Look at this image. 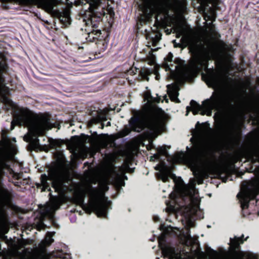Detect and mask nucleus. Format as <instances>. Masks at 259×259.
Here are the masks:
<instances>
[{
    "instance_id": "nucleus-1",
    "label": "nucleus",
    "mask_w": 259,
    "mask_h": 259,
    "mask_svg": "<svg viewBox=\"0 0 259 259\" xmlns=\"http://www.w3.org/2000/svg\"><path fill=\"white\" fill-rule=\"evenodd\" d=\"M186 0H144L140 5L141 22H148L153 14L157 21L172 27L176 35H193L182 16Z\"/></svg>"
},
{
    "instance_id": "nucleus-2",
    "label": "nucleus",
    "mask_w": 259,
    "mask_h": 259,
    "mask_svg": "<svg viewBox=\"0 0 259 259\" xmlns=\"http://www.w3.org/2000/svg\"><path fill=\"white\" fill-rule=\"evenodd\" d=\"M133 116L128 121L131 129L126 127L123 131V136L128 135L131 131L141 132L144 127L157 135L161 134L166 128L167 115L157 106L145 105L142 110H134Z\"/></svg>"
},
{
    "instance_id": "nucleus-3",
    "label": "nucleus",
    "mask_w": 259,
    "mask_h": 259,
    "mask_svg": "<svg viewBox=\"0 0 259 259\" xmlns=\"http://www.w3.org/2000/svg\"><path fill=\"white\" fill-rule=\"evenodd\" d=\"M208 88L214 90L211 96L209 99L204 100L202 106L199 104L195 101L192 100L190 102V106L186 107V114L188 115L191 110L193 115L200 113L202 115L206 114L208 111L209 115L211 110L213 109L220 110L225 112L233 113L235 110L236 106L233 104V100H226L224 94L226 90L227 83H246L251 84L252 82H205Z\"/></svg>"
},
{
    "instance_id": "nucleus-4",
    "label": "nucleus",
    "mask_w": 259,
    "mask_h": 259,
    "mask_svg": "<svg viewBox=\"0 0 259 259\" xmlns=\"http://www.w3.org/2000/svg\"><path fill=\"white\" fill-rule=\"evenodd\" d=\"M89 196L91 200L89 205L84 203V196L77 195L74 197L75 203L81 206L85 211L91 214L92 212L96 213L98 217L106 218L108 209L111 204L110 201L104 203L102 201V197H105L104 194L97 188L92 186L88 190Z\"/></svg>"
},
{
    "instance_id": "nucleus-5",
    "label": "nucleus",
    "mask_w": 259,
    "mask_h": 259,
    "mask_svg": "<svg viewBox=\"0 0 259 259\" xmlns=\"http://www.w3.org/2000/svg\"><path fill=\"white\" fill-rule=\"evenodd\" d=\"M53 127L49 115H41L30 128V134L24 137V140L29 142L28 150L37 152L40 149L39 140L38 137L43 136L46 130H49Z\"/></svg>"
},
{
    "instance_id": "nucleus-6",
    "label": "nucleus",
    "mask_w": 259,
    "mask_h": 259,
    "mask_svg": "<svg viewBox=\"0 0 259 259\" xmlns=\"http://www.w3.org/2000/svg\"><path fill=\"white\" fill-rule=\"evenodd\" d=\"M242 191L237 195L241 208L243 217L249 215L250 204L255 203V207L259 208V188L255 185L244 182L241 186Z\"/></svg>"
},
{
    "instance_id": "nucleus-7",
    "label": "nucleus",
    "mask_w": 259,
    "mask_h": 259,
    "mask_svg": "<svg viewBox=\"0 0 259 259\" xmlns=\"http://www.w3.org/2000/svg\"><path fill=\"white\" fill-rule=\"evenodd\" d=\"M88 2L92 16L88 24L100 21L101 18L105 15L107 17L109 16L110 18L114 17L113 10L107 0H88Z\"/></svg>"
},
{
    "instance_id": "nucleus-8",
    "label": "nucleus",
    "mask_w": 259,
    "mask_h": 259,
    "mask_svg": "<svg viewBox=\"0 0 259 259\" xmlns=\"http://www.w3.org/2000/svg\"><path fill=\"white\" fill-rule=\"evenodd\" d=\"M248 237L244 238V235L242 234L241 237H237L234 236L233 238L230 239V252L232 255V259H243V257H246L247 259H259L257 254L251 252L244 253L240 251V245L243 244L247 240Z\"/></svg>"
},
{
    "instance_id": "nucleus-9",
    "label": "nucleus",
    "mask_w": 259,
    "mask_h": 259,
    "mask_svg": "<svg viewBox=\"0 0 259 259\" xmlns=\"http://www.w3.org/2000/svg\"><path fill=\"white\" fill-rule=\"evenodd\" d=\"M158 241V246L165 258L167 259H182L180 255L176 252L175 248L167 244L165 237H159Z\"/></svg>"
},
{
    "instance_id": "nucleus-10",
    "label": "nucleus",
    "mask_w": 259,
    "mask_h": 259,
    "mask_svg": "<svg viewBox=\"0 0 259 259\" xmlns=\"http://www.w3.org/2000/svg\"><path fill=\"white\" fill-rule=\"evenodd\" d=\"M34 113L28 109H22L20 112L16 116V118L20 123L29 125L32 123Z\"/></svg>"
},
{
    "instance_id": "nucleus-11",
    "label": "nucleus",
    "mask_w": 259,
    "mask_h": 259,
    "mask_svg": "<svg viewBox=\"0 0 259 259\" xmlns=\"http://www.w3.org/2000/svg\"><path fill=\"white\" fill-rule=\"evenodd\" d=\"M245 157L247 161L254 164L259 162V145L245 153Z\"/></svg>"
},
{
    "instance_id": "nucleus-12",
    "label": "nucleus",
    "mask_w": 259,
    "mask_h": 259,
    "mask_svg": "<svg viewBox=\"0 0 259 259\" xmlns=\"http://www.w3.org/2000/svg\"><path fill=\"white\" fill-rule=\"evenodd\" d=\"M0 195L2 200L6 203H10L13 198L12 192L5 188H0Z\"/></svg>"
},
{
    "instance_id": "nucleus-13",
    "label": "nucleus",
    "mask_w": 259,
    "mask_h": 259,
    "mask_svg": "<svg viewBox=\"0 0 259 259\" xmlns=\"http://www.w3.org/2000/svg\"><path fill=\"white\" fill-rule=\"evenodd\" d=\"M49 177L46 174H42L40 176V184H37V187L41 189L42 191L46 190L51 191L50 183L48 182Z\"/></svg>"
},
{
    "instance_id": "nucleus-14",
    "label": "nucleus",
    "mask_w": 259,
    "mask_h": 259,
    "mask_svg": "<svg viewBox=\"0 0 259 259\" xmlns=\"http://www.w3.org/2000/svg\"><path fill=\"white\" fill-rule=\"evenodd\" d=\"M8 65L6 61L5 57L3 55H0V81H3L4 74L8 70Z\"/></svg>"
},
{
    "instance_id": "nucleus-15",
    "label": "nucleus",
    "mask_w": 259,
    "mask_h": 259,
    "mask_svg": "<svg viewBox=\"0 0 259 259\" xmlns=\"http://www.w3.org/2000/svg\"><path fill=\"white\" fill-rule=\"evenodd\" d=\"M93 25V29L91 32H88L89 36L92 37L93 39H99L100 35L101 34V31L99 29H97V24L93 22L91 23Z\"/></svg>"
},
{
    "instance_id": "nucleus-16",
    "label": "nucleus",
    "mask_w": 259,
    "mask_h": 259,
    "mask_svg": "<svg viewBox=\"0 0 259 259\" xmlns=\"http://www.w3.org/2000/svg\"><path fill=\"white\" fill-rule=\"evenodd\" d=\"M6 82H0V97L5 98L10 94V89L6 85Z\"/></svg>"
},
{
    "instance_id": "nucleus-17",
    "label": "nucleus",
    "mask_w": 259,
    "mask_h": 259,
    "mask_svg": "<svg viewBox=\"0 0 259 259\" xmlns=\"http://www.w3.org/2000/svg\"><path fill=\"white\" fill-rule=\"evenodd\" d=\"M140 75L143 79L148 80L150 79V76H154L156 80L159 79L158 76L156 74H152L147 69H143L140 71Z\"/></svg>"
},
{
    "instance_id": "nucleus-18",
    "label": "nucleus",
    "mask_w": 259,
    "mask_h": 259,
    "mask_svg": "<svg viewBox=\"0 0 259 259\" xmlns=\"http://www.w3.org/2000/svg\"><path fill=\"white\" fill-rule=\"evenodd\" d=\"M60 20L65 25L70 24V16L69 10H65L62 13L60 16Z\"/></svg>"
},
{
    "instance_id": "nucleus-19",
    "label": "nucleus",
    "mask_w": 259,
    "mask_h": 259,
    "mask_svg": "<svg viewBox=\"0 0 259 259\" xmlns=\"http://www.w3.org/2000/svg\"><path fill=\"white\" fill-rule=\"evenodd\" d=\"M213 156V154L211 152H205L203 153L201 160L203 163L205 164H208L211 163V157Z\"/></svg>"
},
{
    "instance_id": "nucleus-20",
    "label": "nucleus",
    "mask_w": 259,
    "mask_h": 259,
    "mask_svg": "<svg viewBox=\"0 0 259 259\" xmlns=\"http://www.w3.org/2000/svg\"><path fill=\"white\" fill-rule=\"evenodd\" d=\"M209 126L210 124L208 122L200 123V122L198 121L195 127L198 132L200 133L204 132L206 128H209Z\"/></svg>"
},
{
    "instance_id": "nucleus-21",
    "label": "nucleus",
    "mask_w": 259,
    "mask_h": 259,
    "mask_svg": "<svg viewBox=\"0 0 259 259\" xmlns=\"http://www.w3.org/2000/svg\"><path fill=\"white\" fill-rule=\"evenodd\" d=\"M158 154H154V157L156 158H158L159 156H167L168 155V152L166 149V146H163L157 149Z\"/></svg>"
},
{
    "instance_id": "nucleus-22",
    "label": "nucleus",
    "mask_w": 259,
    "mask_h": 259,
    "mask_svg": "<svg viewBox=\"0 0 259 259\" xmlns=\"http://www.w3.org/2000/svg\"><path fill=\"white\" fill-rule=\"evenodd\" d=\"M232 130L233 131L234 139L236 140H238L239 137L241 135V131L235 122H233L232 124Z\"/></svg>"
},
{
    "instance_id": "nucleus-23",
    "label": "nucleus",
    "mask_w": 259,
    "mask_h": 259,
    "mask_svg": "<svg viewBox=\"0 0 259 259\" xmlns=\"http://www.w3.org/2000/svg\"><path fill=\"white\" fill-rule=\"evenodd\" d=\"M53 254L57 258L68 259V258L70 257L69 254L64 253L62 250H59L56 252H53Z\"/></svg>"
},
{
    "instance_id": "nucleus-24",
    "label": "nucleus",
    "mask_w": 259,
    "mask_h": 259,
    "mask_svg": "<svg viewBox=\"0 0 259 259\" xmlns=\"http://www.w3.org/2000/svg\"><path fill=\"white\" fill-rule=\"evenodd\" d=\"M169 175L165 170H162L160 171V178L163 182H169Z\"/></svg>"
},
{
    "instance_id": "nucleus-25",
    "label": "nucleus",
    "mask_w": 259,
    "mask_h": 259,
    "mask_svg": "<svg viewBox=\"0 0 259 259\" xmlns=\"http://www.w3.org/2000/svg\"><path fill=\"white\" fill-rule=\"evenodd\" d=\"M54 241V239L52 238L51 236H48L47 235L46 238L45 239V242L47 246H49Z\"/></svg>"
},
{
    "instance_id": "nucleus-26",
    "label": "nucleus",
    "mask_w": 259,
    "mask_h": 259,
    "mask_svg": "<svg viewBox=\"0 0 259 259\" xmlns=\"http://www.w3.org/2000/svg\"><path fill=\"white\" fill-rule=\"evenodd\" d=\"M206 251L209 255L212 256H215L218 253L217 251L213 250V249H212L209 247H208L207 248Z\"/></svg>"
},
{
    "instance_id": "nucleus-27",
    "label": "nucleus",
    "mask_w": 259,
    "mask_h": 259,
    "mask_svg": "<svg viewBox=\"0 0 259 259\" xmlns=\"http://www.w3.org/2000/svg\"><path fill=\"white\" fill-rule=\"evenodd\" d=\"M144 98L145 101L146 100L148 101L152 99V97L150 91H146L144 93Z\"/></svg>"
},
{
    "instance_id": "nucleus-28",
    "label": "nucleus",
    "mask_w": 259,
    "mask_h": 259,
    "mask_svg": "<svg viewBox=\"0 0 259 259\" xmlns=\"http://www.w3.org/2000/svg\"><path fill=\"white\" fill-rule=\"evenodd\" d=\"M229 174L228 169L226 168H222L219 171V175L221 177L222 175H227Z\"/></svg>"
},
{
    "instance_id": "nucleus-29",
    "label": "nucleus",
    "mask_w": 259,
    "mask_h": 259,
    "mask_svg": "<svg viewBox=\"0 0 259 259\" xmlns=\"http://www.w3.org/2000/svg\"><path fill=\"white\" fill-rule=\"evenodd\" d=\"M172 54L171 53H169L166 58V60L167 61V62H171L172 61Z\"/></svg>"
},
{
    "instance_id": "nucleus-30",
    "label": "nucleus",
    "mask_w": 259,
    "mask_h": 259,
    "mask_svg": "<svg viewBox=\"0 0 259 259\" xmlns=\"http://www.w3.org/2000/svg\"><path fill=\"white\" fill-rule=\"evenodd\" d=\"M160 39V34L157 33L155 35V38L154 39H153V41H155V40H159Z\"/></svg>"
},
{
    "instance_id": "nucleus-31",
    "label": "nucleus",
    "mask_w": 259,
    "mask_h": 259,
    "mask_svg": "<svg viewBox=\"0 0 259 259\" xmlns=\"http://www.w3.org/2000/svg\"><path fill=\"white\" fill-rule=\"evenodd\" d=\"M229 176H225L224 177L222 178V181L223 182H226L229 178Z\"/></svg>"
},
{
    "instance_id": "nucleus-32",
    "label": "nucleus",
    "mask_w": 259,
    "mask_h": 259,
    "mask_svg": "<svg viewBox=\"0 0 259 259\" xmlns=\"http://www.w3.org/2000/svg\"><path fill=\"white\" fill-rule=\"evenodd\" d=\"M165 70L166 71H167V70H170V68H169V66L168 65L165 64Z\"/></svg>"
},
{
    "instance_id": "nucleus-33",
    "label": "nucleus",
    "mask_w": 259,
    "mask_h": 259,
    "mask_svg": "<svg viewBox=\"0 0 259 259\" xmlns=\"http://www.w3.org/2000/svg\"><path fill=\"white\" fill-rule=\"evenodd\" d=\"M170 178L172 179H175V178H176V176L175 174H170Z\"/></svg>"
},
{
    "instance_id": "nucleus-34",
    "label": "nucleus",
    "mask_w": 259,
    "mask_h": 259,
    "mask_svg": "<svg viewBox=\"0 0 259 259\" xmlns=\"http://www.w3.org/2000/svg\"><path fill=\"white\" fill-rule=\"evenodd\" d=\"M175 96H176V102L178 103H180V100L177 98L178 95H176Z\"/></svg>"
},
{
    "instance_id": "nucleus-35",
    "label": "nucleus",
    "mask_w": 259,
    "mask_h": 259,
    "mask_svg": "<svg viewBox=\"0 0 259 259\" xmlns=\"http://www.w3.org/2000/svg\"><path fill=\"white\" fill-rule=\"evenodd\" d=\"M240 158H241V156H240V155H238V156H237L236 157V159L235 160V162H237Z\"/></svg>"
},
{
    "instance_id": "nucleus-36",
    "label": "nucleus",
    "mask_w": 259,
    "mask_h": 259,
    "mask_svg": "<svg viewBox=\"0 0 259 259\" xmlns=\"http://www.w3.org/2000/svg\"><path fill=\"white\" fill-rule=\"evenodd\" d=\"M133 72H134L133 68H132L131 69H130V70H128L127 71L128 74H132Z\"/></svg>"
},
{
    "instance_id": "nucleus-37",
    "label": "nucleus",
    "mask_w": 259,
    "mask_h": 259,
    "mask_svg": "<svg viewBox=\"0 0 259 259\" xmlns=\"http://www.w3.org/2000/svg\"><path fill=\"white\" fill-rule=\"evenodd\" d=\"M223 69L225 70V72H227V70H226V68H223ZM227 75V72H225L224 74V76H226Z\"/></svg>"
},
{
    "instance_id": "nucleus-38",
    "label": "nucleus",
    "mask_w": 259,
    "mask_h": 259,
    "mask_svg": "<svg viewBox=\"0 0 259 259\" xmlns=\"http://www.w3.org/2000/svg\"><path fill=\"white\" fill-rule=\"evenodd\" d=\"M177 83H179L180 84H184V83H186V82H177ZM189 83H192V82H188Z\"/></svg>"
},
{
    "instance_id": "nucleus-39",
    "label": "nucleus",
    "mask_w": 259,
    "mask_h": 259,
    "mask_svg": "<svg viewBox=\"0 0 259 259\" xmlns=\"http://www.w3.org/2000/svg\"><path fill=\"white\" fill-rule=\"evenodd\" d=\"M111 125V123L110 121H108L107 122V124H106V126H110Z\"/></svg>"
},
{
    "instance_id": "nucleus-40",
    "label": "nucleus",
    "mask_w": 259,
    "mask_h": 259,
    "mask_svg": "<svg viewBox=\"0 0 259 259\" xmlns=\"http://www.w3.org/2000/svg\"><path fill=\"white\" fill-rule=\"evenodd\" d=\"M104 123H101L100 128H102V129H103V128H104Z\"/></svg>"
},
{
    "instance_id": "nucleus-41",
    "label": "nucleus",
    "mask_w": 259,
    "mask_h": 259,
    "mask_svg": "<svg viewBox=\"0 0 259 259\" xmlns=\"http://www.w3.org/2000/svg\"><path fill=\"white\" fill-rule=\"evenodd\" d=\"M203 182V179H201V180L198 182V184H202Z\"/></svg>"
},
{
    "instance_id": "nucleus-42",
    "label": "nucleus",
    "mask_w": 259,
    "mask_h": 259,
    "mask_svg": "<svg viewBox=\"0 0 259 259\" xmlns=\"http://www.w3.org/2000/svg\"><path fill=\"white\" fill-rule=\"evenodd\" d=\"M84 164L85 166H86L87 165H89V163L88 162H86L84 163Z\"/></svg>"
},
{
    "instance_id": "nucleus-43",
    "label": "nucleus",
    "mask_w": 259,
    "mask_h": 259,
    "mask_svg": "<svg viewBox=\"0 0 259 259\" xmlns=\"http://www.w3.org/2000/svg\"><path fill=\"white\" fill-rule=\"evenodd\" d=\"M56 145L57 146H58V147H59L60 146V144L58 143V142H57Z\"/></svg>"
},
{
    "instance_id": "nucleus-44",
    "label": "nucleus",
    "mask_w": 259,
    "mask_h": 259,
    "mask_svg": "<svg viewBox=\"0 0 259 259\" xmlns=\"http://www.w3.org/2000/svg\"><path fill=\"white\" fill-rule=\"evenodd\" d=\"M220 128L222 130L223 128V125L222 124H221L220 125Z\"/></svg>"
},
{
    "instance_id": "nucleus-45",
    "label": "nucleus",
    "mask_w": 259,
    "mask_h": 259,
    "mask_svg": "<svg viewBox=\"0 0 259 259\" xmlns=\"http://www.w3.org/2000/svg\"><path fill=\"white\" fill-rule=\"evenodd\" d=\"M54 185H55V183H54V182H52V186H53V187H55V186H54Z\"/></svg>"
},
{
    "instance_id": "nucleus-46",
    "label": "nucleus",
    "mask_w": 259,
    "mask_h": 259,
    "mask_svg": "<svg viewBox=\"0 0 259 259\" xmlns=\"http://www.w3.org/2000/svg\"><path fill=\"white\" fill-rule=\"evenodd\" d=\"M198 148L197 147V148H196V149H195V152L198 151Z\"/></svg>"
},
{
    "instance_id": "nucleus-47",
    "label": "nucleus",
    "mask_w": 259,
    "mask_h": 259,
    "mask_svg": "<svg viewBox=\"0 0 259 259\" xmlns=\"http://www.w3.org/2000/svg\"><path fill=\"white\" fill-rule=\"evenodd\" d=\"M128 82L130 83V84H132L130 81H128Z\"/></svg>"
},
{
    "instance_id": "nucleus-48",
    "label": "nucleus",
    "mask_w": 259,
    "mask_h": 259,
    "mask_svg": "<svg viewBox=\"0 0 259 259\" xmlns=\"http://www.w3.org/2000/svg\"><path fill=\"white\" fill-rule=\"evenodd\" d=\"M148 37H149V36L147 35L146 36L147 39H148Z\"/></svg>"
},
{
    "instance_id": "nucleus-49",
    "label": "nucleus",
    "mask_w": 259,
    "mask_h": 259,
    "mask_svg": "<svg viewBox=\"0 0 259 259\" xmlns=\"http://www.w3.org/2000/svg\"><path fill=\"white\" fill-rule=\"evenodd\" d=\"M257 213H258V215H259V211H258Z\"/></svg>"
},
{
    "instance_id": "nucleus-50",
    "label": "nucleus",
    "mask_w": 259,
    "mask_h": 259,
    "mask_svg": "<svg viewBox=\"0 0 259 259\" xmlns=\"http://www.w3.org/2000/svg\"><path fill=\"white\" fill-rule=\"evenodd\" d=\"M255 83H258L259 84V82H254Z\"/></svg>"
},
{
    "instance_id": "nucleus-51",
    "label": "nucleus",
    "mask_w": 259,
    "mask_h": 259,
    "mask_svg": "<svg viewBox=\"0 0 259 259\" xmlns=\"http://www.w3.org/2000/svg\"><path fill=\"white\" fill-rule=\"evenodd\" d=\"M175 41H176V40H174V41H173V42H174V43H175Z\"/></svg>"
}]
</instances>
